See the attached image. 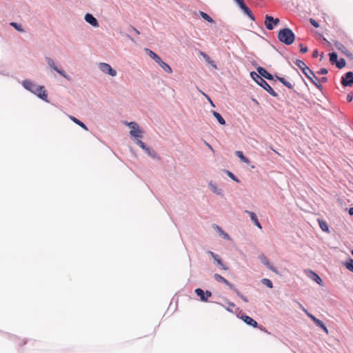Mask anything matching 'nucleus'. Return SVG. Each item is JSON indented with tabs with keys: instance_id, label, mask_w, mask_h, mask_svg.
<instances>
[{
	"instance_id": "nucleus-1",
	"label": "nucleus",
	"mask_w": 353,
	"mask_h": 353,
	"mask_svg": "<svg viewBox=\"0 0 353 353\" xmlns=\"http://www.w3.org/2000/svg\"><path fill=\"white\" fill-rule=\"evenodd\" d=\"M23 86L28 90L36 94L43 101H48V94L44 86L37 85L29 80H24L22 82Z\"/></svg>"
},
{
	"instance_id": "nucleus-2",
	"label": "nucleus",
	"mask_w": 353,
	"mask_h": 353,
	"mask_svg": "<svg viewBox=\"0 0 353 353\" xmlns=\"http://www.w3.org/2000/svg\"><path fill=\"white\" fill-rule=\"evenodd\" d=\"M296 65L299 68L305 77L309 79L312 83L318 88H322L318 78L314 73L306 65V64L301 60L297 59L295 62Z\"/></svg>"
},
{
	"instance_id": "nucleus-3",
	"label": "nucleus",
	"mask_w": 353,
	"mask_h": 353,
	"mask_svg": "<svg viewBox=\"0 0 353 353\" xmlns=\"http://www.w3.org/2000/svg\"><path fill=\"white\" fill-rule=\"evenodd\" d=\"M278 39L280 42L287 46L292 44L295 40V35L292 30L288 28L280 30L278 33Z\"/></svg>"
},
{
	"instance_id": "nucleus-4",
	"label": "nucleus",
	"mask_w": 353,
	"mask_h": 353,
	"mask_svg": "<svg viewBox=\"0 0 353 353\" xmlns=\"http://www.w3.org/2000/svg\"><path fill=\"white\" fill-rule=\"evenodd\" d=\"M250 75L252 79L264 90H265L270 95L275 97L278 96V94L274 92L272 87L256 72H252Z\"/></svg>"
},
{
	"instance_id": "nucleus-5",
	"label": "nucleus",
	"mask_w": 353,
	"mask_h": 353,
	"mask_svg": "<svg viewBox=\"0 0 353 353\" xmlns=\"http://www.w3.org/2000/svg\"><path fill=\"white\" fill-rule=\"evenodd\" d=\"M125 124L131 129L130 131L131 137L136 138V140L143 137V131L136 122H125Z\"/></svg>"
},
{
	"instance_id": "nucleus-6",
	"label": "nucleus",
	"mask_w": 353,
	"mask_h": 353,
	"mask_svg": "<svg viewBox=\"0 0 353 353\" xmlns=\"http://www.w3.org/2000/svg\"><path fill=\"white\" fill-rule=\"evenodd\" d=\"M99 68L101 72L105 74H108L111 77H115L117 75V71L112 68L110 65L106 63H100L99 64Z\"/></svg>"
},
{
	"instance_id": "nucleus-7",
	"label": "nucleus",
	"mask_w": 353,
	"mask_h": 353,
	"mask_svg": "<svg viewBox=\"0 0 353 353\" xmlns=\"http://www.w3.org/2000/svg\"><path fill=\"white\" fill-rule=\"evenodd\" d=\"M279 23V19L278 18L274 19L272 17L266 15L265 18V26L268 30H272L274 26H277Z\"/></svg>"
},
{
	"instance_id": "nucleus-8",
	"label": "nucleus",
	"mask_w": 353,
	"mask_h": 353,
	"mask_svg": "<svg viewBox=\"0 0 353 353\" xmlns=\"http://www.w3.org/2000/svg\"><path fill=\"white\" fill-rule=\"evenodd\" d=\"M341 84L344 87H352L353 85V72H347L341 79Z\"/></svg>"
},
{
	"instance_id": "nucleus-9",
	"label": "nucleus",
	"mask_w": 353,
	"mask_h": 353,
	"mask_svg": "<svg viewBox=\"0 0 353 353\" xmlns=\"http://www.w3.org/2000/svg\"><path fill=\"white\" fill-rule=\"evenodd\" d=\"M195 293L197 296H199L202 301H208V299L212 296L211 292L206 290L204 292L201 288H197L195 290Z\"/></svg>"
},
{
	"instance_id": "nucleus-10",
	"label": "nucleus",
	"mask_w": 353,
	"mask_h": 353,
	"mask_svg": "<svg viewBox=\"0 0 353 353\" xmlns=\"http://www.w3.org/2000/svg\"><path fill=\"white\" fill-rule=\"evenodd\" d=\"M46 61L49 66L54 69L55 71H57L59 74H61L64 78L67 79L68 80H70V77L65 74V72L62 70L59 69L54 64V62L53 60L50 58L47 57Z\"/></svg>"
},
{
	"instance_id": "nucleus-11",
	"label": "nucleus",
	"mask_w": 353,
	"mask_h": 353,
	"mask_svg": "<svg viewBox=\"0 0 353 353\" xmlns=\"http://www.w3.org/2000/svg\"><path fill=\"white\" fill-rule=\"evenodd\" d=\"M135 143L137 145H138L141 148H142L143 150H145V152L150 156V157H155V152H153L152 150H150V148L147 147L145 145V144L142 141H141L140 139H137L135 141Z\"/></svg>"
},
{
	"instance_id": "nucleus-12",
	"label": "nucleus",
	"mask_w": 353,
	"mask_h": 353,
	"mask_svg": "<svg viewBox=\"0 0 353 353\" xmlns=\"http://www.w3.org/2000/svg\"><path fill=\"white\" fill-rule=\"evenodd\" d=\"M214 278L217 282L223 283L225 285H226L230 290H233V289L234 288V285H232L231 283H230L227 279H225L221 275H220L219 274H215L214 275Z\"/></svg>"
},
{
	"instance_id": "nucleus-13",
	"label": "nucleus",
	"mask_w": 353,
	"mask_h": 353,
	"mask_svg": "<svg viewBox=\"0 0 353 353\" xmlns=\"http://www.w3.org/2000/svg\"><path fill=\"white\" fill-rule=\"evenodd\" d=\"M256 70L259 73L258 74L260 75L262 78L263 77L268 80H273V76L263 68L258 67Z\"/></svg>"
},
{
	"instance_id": "nucleus-14",
	"label": "nucleus",
	"mask_w": 353,
	"mask_h": 353,
	"mask_svg": "<svg viewBox=\"0 0 353 353\" xmlns=\"http://www.w3.org/2000/svg\"><path fill=\"white\" fill-rule=\"evenodd\" d=\"M241 319L248 325L252 326L253 327H257L258 323L257 322L254 320L252 318L250 317L249 316L243 314L241 316Z\"/></svg>"
},
{
	"instance_id": "nucleus-15",
	"label": "nucleus",
	"mask_w": 353,
	"mask_h": 353,
	"mask_svg": "<svg viewBox=\"0 0 353 353\" xmlns=\"http://www.w3.org/2000/svg\"><path fill=\"white\" fill-rule=\"evenodd\" d=\"M85 20L86 22H88V23H90V25H92L94 27L99 26V23H98L97 20L91 14H89V13L86 14L85 15Z\"/></svg>"
},
{
	"instance_id": "nucleus-16",
	"label": "nucleus",
	"mask_w": 353,
	"mask_h": 353,
	"mask_svg": "<svg viewBox=\"0 0 353 353\" xmlns=\"http://www.w3.org/2000/svg\"><path fill=\"white\" fill-rule=\"evenodd\" d=\"M259 259L261 262L263 263L265 265H266L271 271L275 273H278L277 270L272 265H270L266 256H265L264 255H261L260 256Z\"/></svg>"
},
{
	"instance_id": "nucleus-17",
	"label": "nucleus",
	"mask_w": 353,
	"mask_h": 353,
	"mask_svg": "<svg viewBox=\"0 0 353 353\" xmlns=\"http://www.w3.org/2000/svg\"><path fill=\"white\" fill-rule=\"evenodd\" d=\"M245 212L250 215L252 221H253V223H254V225L256 226H257L260 229L262 228L261 223H259L256 214L254 212L248 211V210H245Z\"/></svg>"
},
{
	"instance_id": "nucleus-18",
	"label": "nucleus",
	"mask_w": 353,
	"mask_h": 353,
	"mask_svg": "<svg viewBox=\"0 0 353 353\" xmlns=\"http://www.w3.org/2000/svg\"><path fill=\"white\" fill-rule=\"evenodd\" d=\"M145 51L150 58L155 61L156 63H159L162 59L161 57L156 54L154 52L146 48Z\"/></svg>"
},
{
	"instance_id": "nucleus-19",
	"label": "nucleus",
	"mask_w": 353,
	"mask_h": 353,
	"mask_svg": "<svg viewBox=\"0 0 353 353\" xmlns=\"http://www.w3.org/2000/svg\"><path fill=\"white\" fill-rule=\"evenodd\" d=\"M159 66L166 72L171 74L172 72V70L171 67L165 63L163 61H161L159 63Z\"/></svg>"
},
{
	"instance_id": "nucleus-20",
	"label": "nucleus",
	"mask_w": 353,
	"mask_h": 353,
	"mask_svg": "<svg viewBox=\"0 0 353 353\" xmlns=\"http://www.w3.org/2000/svg\"><path fill=\"white\" fill-rule=\"evenodd\" d=\"M318 222H319V227L321 228V229L323 231L326 232H330L328 225L325 221L319 219Z\"/></svg>"
},
{
	"instance_id": "nucleus-21",
	"label": "nucleus",
	"mask_w": 353,
	"mask_h": 353,
	"mask_svg": "<svg viewBox=\"0 0 353 353\" xmlns=\"http://www.w3.org/2000/svg\"><path fill=\"white\" fill-rule=\"evenodd\" d=\"M276 77L285 86H286L289 89H293V85L290 82L288 81L285 79L278 76H276Z\"/></svg>"
},
{
	"instance_id": "nucleus-22",
	"label": "nucleus",
	"mask_w": 353,
	"mask_h": 353,
	"mask_svg": "<svg viewBox=\"0 0 353 353\" xmlns=\"http://www.w3.org/2000/svg\"><path fill=\"white\" fill-rule=\"evenodd\" d=\"M310 273L312 274L311 279L313 281H314L315 282H316L319 285H323V281H322L321 277L317 274H316L315 272H314L312 270L310 271Z\"/></svg>"
},
{
	"instance_id": "nucleus-23",
	"label": "nucleus",
	"mask_w": 353,
	"mask_h": 353,
	"mask_svg": "<svg viewBox=\"0 0 353 353\" xmlns=\"http://www.w3.org/2000/svg\"><path fill=\"white\" fill-rule=\"evenodd\" d=\"M243 10V12L252 19V20H254V17L253 15V14L252 13L251 10H250V8L245 5V3L244 5H243L241 7H240Z\"/></svg>"
},
{
	"instance_id": "nucleus-24",
	"label": "nucleus",
	"mask_w": 353,
	"mask_h": 353,
	"mask_svg": "<svg viewBox=\"0 0 353 353\" xmlns=\"http://www.w3.org/2000/svg\"><path fill=\"white\" fill-rule=\"evenodd\" d=\"M200 54L203 56L204 59L208 62L210 65H211L213 68H216V65L214 62L210 59V57L204 52H201Z\"/></svg>"
},
{
	"instance_id": "nucleus-25",
	"label": "nucleus",
	"mask_w": 353,
	"mask_h": 353,
	"mask_svg": "<svg viewBox=\"0 0 353 353\" xmlns=\"http://www.w3.org/2000/svg\"><path fill=\"white\" fill-rule=\"evenodd\" d=\"M70 119L73 121L76 124L79 125V126H81L83 129H84L85 130H88V128L86 127V125L83 123L81 122L80 120H79L78 119H77L76 117H73V116H70Z\"/></svg>"
},
{
	"instance_id": "nucleus-26",
	"label": "nucleus",
	"mask_w": 353,
	"mask_h": 353,
	"mask_svg": "<svg viewBox=\"0 0 353 353\" xmlns=\"http://www.w3.org/2000/svg\"><path fill=\"white\" fill-rule=\"evenodd\" d=\"M212 114H213L214 117L217 119L218 122L221 125H225V119L222 117V116L219 112L213 111Z\"/></svg>"
},
{
	"instance_id": "nucleus-27",
	"label": "nucleus",
	"mask_w": 353,
	"mask_h": 353,
	"mask_svg": "<svg viewBox=\"0 0 353 353\" xmlns=\"http://www.w3.org/2000/svg\"><path fill=\"white\" fill-rule=\"evenodd\" d=\"M236 155L244 163L249 164L250 160L245 157L241 151H236Z\"/></svg>"
},
{
	"instance_id": "nucleus-28",
	"label": "nucleus",
	"mask_w": 353,
	"mask_h": 353,
	"mask_svg": "<svg viewBox=\"0 0 353 353\" xmlns=\"http://www.w3.org/2000/svg\"><path fill=\"white\" fill-rule=\"evenodd\" d=\"M314 323L319 327H320L321 328L323 329V330L326 333V334H328V330L327 328L326 327V326L325 325V324L321 321L319 320V319H316V320H314Z\"/></svg>"
},
{
	"instance_id": "nucleus-29",
	"label": "nucleus",
	"mask_w": 353,
	"mask_h": 353,
	"mask_svg": "<svg viewBox=\"0 0 353 353\" xmlns=\"http://www.w3.org/2000/svg\"><path fill=\"white\" fill-rule=\"evenodd\" d=\"M345 267L350 271L353 272V259L350 258L346 262L343 263Z\"/></svg>"
},
{
	"instance_id": "nucleus-30",
	"label": "nucleus",
	"mask_w": 353,
	"mask_h": 353,
	"mask_svg": "<svg viewBox=\"0 0 353 353\" xmlns=\"http://www.w3.org/2000/svg\"><path fill=\"white\" fill-rule=\"evenodd\" d=\"M210 256H212V257L213 258V259L217 263V264L219 265H222V263L223 261H221V259L219 257V256L216 254H214L213 252L212 251H209L208 252Z\"/></svg>"
},
{
	"instance_id": "nucleus-31",
	"label": "nucleus",
	"mask_w": 353,
	"mask_h": 353,
	"mask_svg": "<svg viewBox=\"0 0 353 353\" xmlns=\"http://www.w3.org/2000/svg\"><path fill=\"white\" fill-rule=\"evenodd\" d=\"M209 186L210 188V190L214 192L215 194H221L222 193V190L221 189H219L216 185L212 183H209Z\"/></svg>"
},
{
	"instance_id": "nucleus-32",
	"label": "nucleus",
	"mask_w": 353,
	"mask_h": 353,
	"mask_svg": "<svg viewBox=\"0 0 353 353\" xmlns=\"http://www.w3.org/2000/svg\"><path fill=\"white\" fill-rule=\"evenodd\" d=\"M200 15L203 19L208 21V22L214 23V20L205 12L201 11Z\"/></svg>"
},
{
	"instance_id": "nucleus-33",
	"label": "nucleus",
	"mask_w": 353,
	"mask_h": 353,
	"mask_svg": "<svg viewBox=\"0 0 353 353\" xmlns=\"http://www.w3.org/2000/svg\"><path fill=\"white\" fill-rule=\"evenodd\" d=\"M330 55V62L333 64V63H336L337 62V58H338V56H337V54L335 53V52H332V53H330L329 54Z\"/></svg>"
},
{
	"instance_id": "nucleus-34",
	"label": "nucleus",
	"mask_w": 353,
	"mask_h": 353,
	"mask_svg": "<svg viewBox=\"0 0 353 353\" xmlns=\"http://www.w3.org/2000/svg\"><path fill=\"white\" fill-rule=\"evenodd\" d=\"M261 283L266 285L267 287H268L269 288H273V284H272V282L268 279H263L261 280Z\"/></svg>"
},
{
	"instance_id": "nucleus-35",
	"label": "nucleus",
	"mask_w": 353,
	"mask_h": 353,
	"mask_svg": "<svg viewBox=\"0 0 353 353\" xmlns=\"http://www.w3.org/2000/svg\"><path fill=\"white\" fill-rule=\"evenodd\" d=\"M233 291L245 302H248V299L246 296H245L244 295H243L241 293H240V292L236 288H234L233 289Z\"/></svg>"
},
{
	"instance_id": "nucleus-36",
	"label": "nucleus",
	"mask_w": 353,
	"mask_h": 353,
	"mask_svg": "<svg viewBox=\"0 0 353 353\" xmlns=\"http://www.w3.org/2000/svg\"><path fill=\"white\" fill-rule=\"evenodd\" d=\"M10 26L14 28L19 32H24V30L22 28L21 26L15 22L10 23Z\"/></svg>"
},
{
	"instance_id": "nucleus-37",
	"label": "nucleus",
	"mask_w": 353,
	"mask_h": 353,
	"mask_svg": "<svg viewBox=\"0 0 353 353\" xmlns=\"http://www.w3.org/2000/svg\"><path fill=\"white\" fill-rule=\"evenodd\" d=\"M345 60L344 59H341L340 60L337 61L336 65L338 68L341 69L345 67Z\"/></svg>"
},
{
	"instance_id": "nucleus-38",
	"label": "nucleus",
	"mask_w": 353,
	"mask_h": 353,
	"mask_svg": "<svg viewBox=\"0 0 353 353\" xmlns=\"http://www.w3.org/2000/svg\"><path fill=\"white\" fill-rule=\"evenodd\" d=\"M227 304H228V307H227L226 309H227L228 311H231V312H232V309H233L234 307H235V304H234V303H232V302H230V301H228V302L227 303Z\"/></svg>"
},
{
	"instance_id": "nucleus-39",
	"label": "nucleus",
	"mask_w": 353,
	"mask_h": 353,
	"mask_svg": "<svg viewBox=\"0 0 353 353\" xmlns=\"http://www.w3.org/2000/svg\"><path fill=\"white\" fill-rule=\"evenodd\" d=\"M310 23H311L313 26H314V27H316V28L319 27V25L318 22H317V21H316L314 19H310Z\"/></svg>"
},
{
	"instance_id": "nucleus-40",
	"label": "nucleus",
	"mask_w": 353,
	"mask_h": 353,
	"mask_svg": "<svg viewBox=\"0 0 353 353\" xmlns=\"http://www.w3.org/2000/svg\"><path fill=\"white\" fill-rule=\"evenodd\" d=\"M319 74H326L327 73V70L326 68H321L318 72Z\"/></svg>"
},
{
	"instance_id": "nucleus-41",
	"label": "nucleus",
	"mask_w": 353,
	"mask_h": 353,
	"mask_svg": "<svg viewBox=\"0 0 353 353\" xmlns=\"http://www.w3.org/2000/svg\"><path fill=\"white\" fill-rule=\"evenodd\" d=\"M300 48H301V52L302 53H305L307 52L308 49L307 47H303L302 44H300Z\"/></svg>"
},
{
	"instance_id": "nucleus-42",
	"label": "nucleus",
	"mask_w": 353,
	"mask_h": 353,
	"mask_svg": "<svg viewBox=\"0 0 353 353\" xmlns=\"http://www.w3.org/2000/svg\"><path fill=\"white\" fill-rule=\"evenodd\" d=\"M228 176L233 180L236 181H239V180L236 178V176L230 172H228Z\"/></svg>"
},
{
	"instance_id": "nucleus-43",
	"label": "nucleus",
	"mask_w": 353,
	"mask_h": 353,
	"mask_svg": "<svg viewBox=\"0 0 353 353\" xmlns=\"http://www.w3.org/2000/svg\"><path fill=\"white\" fill-rule=\"evenodd\" d=\"M216 228H217V229L219 230V231H220V232H221V234L223 235V236L224 238H228V234H226V233H225L224 232H223V231L221 230V229L219 226H216Z\"/></svg>"
},
{
	"instance_id": "nucleus-44",
	"label": "nucleus",
	"mask_w": 353,
	"mask_h": 353,
	"mask_svg": "<svg viewBox=\"0 0 353 353\" xmlns=\"http://www.w3.org/2000/svg\"><path fill=\"white\" fill-rule=\"evenodd\" d=\"M305 312H306L307 315L312 320L313 322L314 321V320L317 319L310 313L307 312V310H305Z\"/></svg>"
},
{
	"instance_id": "nucleus-45",
	"label": "nucleus",
	"mask_w": 353,
	"mask_h": 353,
	"mask_svg": "<svg viewBox=\"0 0 353 353\" xmlns=\"http://www.w3.org/2000/svg\"><path fill=\"white\" fill-rule=\"evenodd\" d=\"M235 1L238 3V5L239 6V7H241L243 5L245 4L244 3V1L243 0H235Z\"/></svg>"
},
{
	"instance_id": "nucleus-46",
	"label": "nucleus",
	"mask_w": 353,
	"mask_h": 353,
	"mask_svg": "<svg viewBox=\"0 0 353 353\" xmlns=\"http://www.w3.org/2000/svg\"><path fill=\"white\" fill-rule=\"evenodd\" d=\"M353 100V96L352 94H347V101L351 102Z\"/></svg>"
},
{
	"instance_id": "nucleus-47",
	"label": "nucleus",
	"mask_w": 353,
	"mask_h": 353,
	"mask_svg": "<svg viewBox=\"0 0 353 353\" xmlns=\"http://www.w3.org/2000/svg\"><path fill=\"white\" fill-rule=\"evenodd\" d=\"M220 266L224 270H228V268L223 263H222V265H220Z\"/></svg>"
},
{
	"instance_id": "nucleus-48",
	"label": "nucleus",
	"mask_w": 353,
	"mask_h": 353,
	"mask_svg": "<svg viewBox=\"0 0 353 353\" xmlns=\"http://www.w3.org/2000/svg\"><path fill=\"white\" fill-rule=\"evenodd\" d=\"M220 266L224 270H228V268L223 263H222V265H220Z\"/></svg>"
},
{
	"instance_id": "nucleus-49",
	"label": "nucleus",
	"mask_w": 353,
	"mask_h": 353,
	"mask_svg": "<svg viewBox=\"0 0 353 353\" xmlns=\"http://www.w3.org/2000/svg\"><path fill=\"white\" fill-rule=\"evenodd\" d=\"M317 56H318V50H314V51L313 52V53H312V57H316Z\"/></svg>"
},
{
	"instance_id": "nucleus-50",
	"label": "nucleus",
	"mask_w": 353,
	"mask_h": 353,
	"mask_svg": "<svg viewBox=\"0 0 353 353\" xmlns=\"http://www.w3.org/2000/svg\"><path fill=\"white\" fill-rule=\"evenodd\" d=\"M202 93L203 95H204L205 97V98L207 99V100H208L209 101L211 100L210 97L208 95H207L206 94H205L204 92H201Z\"/></svg>"
},
{
	"instance_id": "nucleus-51",
	"label": "nucleus",
	"mask_w": 353,
	"mask_h": 353,
	"mask_svg": "<svg viewBox=\"0 0 353 353\" xmlns=\"http://www.w3.org/2000/svg\"><path fill=\"white\" fill-rule=\"evenodd\" d=\"M205 144L208 146V148H209L212 152H214V150H213L212 147L209 143L205 142Z\"/></svg>"
},
{
	"instance_id": "nucleus-52",
	"label": "nucleus",
	"mask_w": 353,
	"mask_h": 353,
	"mask_svg": "<svg viewBox=\"0 0 353 353\" xmlns=\"http://www.w3.org/2000/svg\"><path fill=\"white\" fill-rule=\"evenodd\" d=\"M349 214L353 215V207L349 209Z\"/></svg>"
},
{
	"instance_id": "nucleus-53",
	"label": "nucleus",
	"mask_w": 353,
	"mask_h": 353,
	"mask_svg": "<svg viewBox=\"0 0 353 353\" xmlns=\"http://www.w3.org/2000/svg\"><path fill=\"white\" fill-rule=\"evenodd\" d=\"M327 79L326 77H322L321 81L325 83L327 81Z\"/></svg>"
},
{
	"instance_id": "nucleus-54",
	"label": "nucleus",
	"mask_w": 353,
	"mask_h": 353,
	"mask_svg": "<svg viewBox=\"0 0 353 353\" xmlns=\"http://www.w3.org/2000/svg\"><path fill=\"white\" fill-rule=\"evenodd\" d=\"M133 30H134V31L137 34H140L139 31L138 30H137L135 28H133Z\"/></svg>"
},
{
	"instance_id": "nucleus-55",
	"label": "nucleus",
	"mask_w": 353,
	"mask_h": 353,
	"mask_svg": "<svg viewBox=\"0 0 353 353\" xmlns=\"http://www.w3.org/2000/svg\"><path fill=\"white\" fill-rule=\"evenodd\" d=\"M210 104H211L212 105L214 106V103H213V102H212V100H210Z\"/></svg>"
},
{
	"instance_id": "nucleus-56",
	"label": "nucleus",
	"mask_w": 353,
	"mask_h": 353,
	"mask_svg": "<svg viewBox=\"0 0 353 353\" xmlns=\"http://www.w3.org/2000/svg\"><path fill=\"white\" fill-rule=\"evenodd\" d=\"M352 254L353 255V250L351 251Z\"/></svg>"
}]
</instances>
